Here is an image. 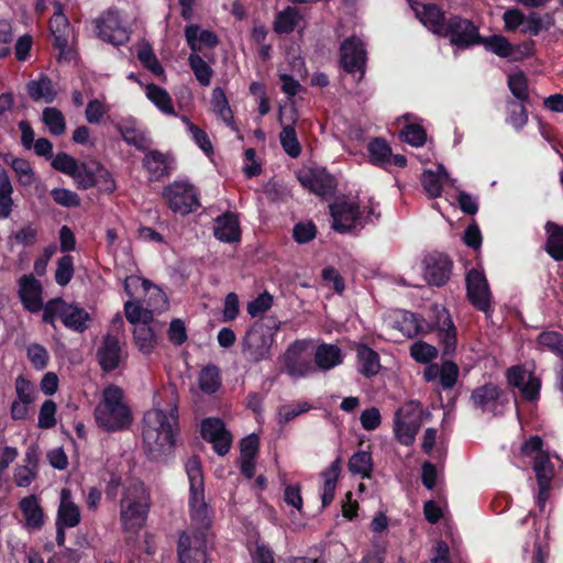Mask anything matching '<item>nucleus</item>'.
<instances>
[{
    "instance_id": "nucleus-44",
    "label": "nucleus",
    "mask_w": 563,
    "mask_h": 563,
    "mask_svg": "<svg viewBox=\"0 0 563 563\" xmlns=\"http://www.w3.org/2000/svg\"><path fill=\"white\" fill-rule=\"evenodd\" d=\"M146 96L164 113H175L172 98L165 89L158 87L155 84H151L146 87Z\"/></svg>"
},
{
    "instance_id": "nucleus-11",
    "label": "nucleus",
    "mask_w": 563,
    "mask_h": 563,
    "mask_svg": "<svg viewBox=\"0 0 563 563\" xmlns=\"http://www.w3.org/2000/svg\"><path fill=\"white\" fill-rule=\"evenodd\" d=\"M307 347V341L295 340L283 354L284 371L294 379L307 377L316 371L311 358L303 355Z\"/></svg>"
},
{
    "instance_id": "nucleus-18",
    "label": "nucleus",
    "mask_w": 563,
    "mask_h": 563,
    "mask_svg": "<svg viewBox=\"0 0 563 563\" xmlns=\"http://www.w3.org/2000/svg\"><path fill=\"white\" fill-rule=\"evenodd\" d=\"M191 407L196 418L207 413L211 402V367L206 365L199 372L197 382L190 386Z\"/></svg>"
},
{
    "instance_id": "nucleus-25",
    "label": "nucleus",
    "mask_w": 563,
    "mask_h": 563,
    "mask_svg": "<svg viewBox=\"0 0 563 563\" xmlns=\"http://www.w3.org/2000/svg\"><path fill=\"white\" fill-rule=\"evenodd\" d=\"M59 307V319L66 328L76 332H84L87 329V322L90 318L89 313L85 309L76 305H69L63 299Z\"/></svg>"
},
{
    "instance_id": "nucleus-54",
    "label": "nucleus",
    "mask_w": 563,
    "mask_h": 563,
    "mask_svg": "<svg viewBox=\"0 0 563 563\" xmlns=\"http://www.w3.org/2000/svg\"><path fill=\"white\" fill-rule=\"evenodd\" d=\"M541 379L533 373H529L527 380L519 388L521 397L527 401H537L540 398Z\"/></svg>"
},
{
    "instance_id": "nucleus-53",
    "label": "nucleus",
    "mask_w": 563,
    "mask_h": 563,
    "mask_svg": "<svg viewBox=\"0 0 563 563\" xmlns=\"http://www.w3.org/2000/svg\"><path fill=\"white\" fill-rule=\"evenodd\" d=\"M74 275L73 257L64 255L58 260L57 268L55 272V280L60 286H66Z\"/></svg>"
},
{
    "instance_id": "nucleus-15",
    "label": "nucleus",
    "mask_w": 563,
    "mask_h": 563,
    "mask_svg": "<svg viewBox=\"0 0 563 563\" xmlns=\"http://www.w3.org/2000/svg\"><path fill=\"white\" fill-rule=\"evenodd\" d=\"M97 36L114 46L129 41L128 31L122 26L117 12L109 10L95 20Z\"/></svg>"
},
{
    "instance_id": "nucleus-17",
    "label": "nucleus",
    "mask_w": 563,
    "mask_h": 563,
    "mask_svg": "<svg viewBox=\"0 0 563 563\" xmlns=\"http://www.w3.org/2000/svg\"><path fill=\"white\" fill-rule=\"evenodd\" d=\"M415 16L433 34L442 37L448 19L444 11L435 3H422L417 0H407Z\"/></svg>"
},
{
    "instance_id": "nucleus-31",
    "label": "nucleus",
    "mask_w": 563,
    "mask_h": 563,
    "mask_svg": "<svg viewBox=\"0 0 563 563\" xmlns=\"http://www.w3.org/2000/svg\"><path fill=\"white\" fill-rule=\"evenodd\" d=\"M369 162L384 169L391 165V147L383 137L373 139L368 145Z\"/></svg>"
},
{
    "instance_id": "nucleus-14",
    "label": "nucleus",
    "mask_w": 563,
    "mask_h": 563,
    "mask_svg": "<svg viewBox=\"0 0 563 563\" xmlns=\"http://www.w3.org/2000/svg\"><path fill=\"white\" fill-rule=\"evenodd\" d=\"M164 198L173 211L181 214L191 212L199 205L195 188L184 181L168 186L164 190Z\"/></svg>"
},
{
    "instance_id": "nucleus-22",
    "label": "nucleus",
    "mask_w": 563,
    "mask_h": 563,
    "mask_svg": "<svg viewBox=\"0 0 563 563\" xmlns=\"http://www.w3.org/2000/svg\"><path fill=\"white\" fill-rule=\"evenodd\" d=\"M241 235L240 221L235 213L228 211L213 219V236L219 241L240 244Z\"/></svg>"
},
{
    "instance_id": "nucleus-61",
    "label": "nucleus",
    "mask_w": 563,
    "mask_h": 563,
    "mask_svg": "<svg viewBox=\"0 0 563 563\" xmlns=\"http://www.w3.org/2000/svg\"><path fill=\"white\" fill-rule=\"evenodd\" d=\"M143 164L146 169L156 177H159L166 168L164 156L157 151L148 153L144 157Z\"/></svg>"
},
{
    "instance_id": "nucleus-50",
    "label": "nucleus",
    "mask_w": 563,
    "mask_h": 563,
    "mask_svg": "<svg viewBox=\"0 0 563 563\" xmlns=\"http://www.w3.org/2000/svg\"><path fill=\"white\" fill-rule=\"evenodd\" d=\"M404 141L415 147L422 146L427 141V132L424 128L417 123H408L401 131Z\"/></svg>"
},
{
    "instance_id": "nucleus-63",
    "label": "nucleus",
    "mask_w": 563,
    "mask_h": 563,
    "mask_svg": "<svg viewBox=\"0 0 563 563\" xmlns=\"http://www.w3.org/2000/svg\"><path fill=\"white\" fill-rule=\"evenodd\" d=\"M123 140L131 145H134L139 150H147L150 147V140L147 136L134 129H125L122 132Z\"/></svg>"
},
{
    "instance_id": "nucleus-4",
    "label": "nucleus",
    "mask_w": 563,
    "mask_h": 563,
    "mask_svg": "<svg viewBox=\"0 0 563 563\" xmlns=\"http://www.w3.org/2000/svg\"><path fill=\"white\" fill-rule=\"evenodd\" d=\"M95 419L106 431H120L132 423L130 408L123 401V390L111 385L103 390L102 400L95 409Z\"/></svg>"
},
{
    "instance_id": "nucleus-32",
    "label": "nucleus",
    "mask_w": 563,
    "mask_h": 563,
    "mask_svg": "<svg viewBox=\"0 0 563 563\" xmlns=\"http://www.w3.org/2000/svg\"><path fill=\"white\" fill-rule=\"evenodd\" d=\"M26 91L30 98L35 102L44 101L45 103H52L56 98L53 82L47 76H42L37 80L29 81L26 84Z\"/></svg>"
},
{
    "instance_id": "nucleus-9",
    "label": "nucleus",
    "mask_w": 563,
    "mask_h": 563,
    "mask_svg": "<svg viewBox=\"0 0 563 563\" xmlns=\"http://www.w3.org/2000/svg\"><path fill=\"white\" fill-rule=\"evenodd\" d=\"M442 37L449 38L453 46L462 49L479 45V43L483 42L478 26H476L473 21L461 15H451L448 18Z\"/></svg>"
},
{
    "instance_id": "nucleus-33",
    "label": "nucleus",
    "mask_w": 563,
    "mask_h": 563,
    "mask_svg": "<svg viewBox=\"0 0 563 563\" xmlns=\"http://www.w3.org/2000/svg\"><path fill=\"white\" fill-rule=\"evenodd\" d=\"M49 30L54 37L53 45L63 53L68 46V36L70 32L67 18L60 12L55 13L49 20Z\"/></svg>"
},
{
    "instance_id": "nucleus-52",
    "label": "nucleus",
    "mask_w": 563,
    "mask_h": 563,
    "mask_svg": "<svg viewBox=\"0 0 563 563\" xmlns=\"http://www.w3.org/2000/svg\"><path fill=\"white\" fill-rule=\"evenodd\" d=\"M124 312H125L126 319L131 323H137L140 321H142V323H148L153 319V314L151 313V310H148L146 307H142L132 301L125 302Z\"/></svg>"
},
{
    "instance_id": "nucleus-30",
    "label": "nucleus",
    "mask_w": 563,
    "mask_h": 563,
    "mask_svg": "<svg viewBox=\"0 0 563 563\" xmlns=\"http://www.w3.org/2000/svg\"><path fill=\"white\" fill-rule=\"evenodd\" d=\"M80 521V512L78 507L70 500V492L63 488L60 493V505L57 514L56 523L66 526L67 528L76 527Z\"/></svg>"
},
{
    "instance_id": "nucleus-55",
    "label": "nucleus",
    "mask_w": 563,
    "mask_h": 563,
    "mask_svg": "<svg viewBox=\"0 0 563 563\" xmlns=\"http://www.w3.org/2000/svg\"><path fill=\"white\" fill-rule=\"evenodd\" d=\"M316 234L317 227L312 221L296 223L292 229V238L299 244L309 243Z\"/></svg>"
},
{
    "instance_id": "nucleus-3",
    "label": "nucleus",
    "mask_w": 563,
    "mask_h": 563,
    "mask_svg": "<svg viewBox=\"0 0 563 563\" xmlns=\"http://www.w3.org/2000/svg\"><path fill=\"white\" fill-rule=\"evenodd\" d=\"M280 329V321L274 317L260 318L246 330L241 352L246 361L260 363L271 358L275 335Z\"/></svg>"
},
{
    "instance_id": "nucleus-16",
    "label": "nucleus",
    "mask_w": 563,
    "mask_h": 563,
    "mask_svg": "<svg viewBox=\"0 0 563 563\" xmlns=\"http://www.w3.org/2000/svg\"><path fill=\"white\" fill-rule=\"evenodd\" d=\"M297 178L303 188L318 196L333 194L338 185L336 179L322 167L302 169Z\"/></svg>"
},
{
    "instance_id": "nucleus-34",
    "label": "nucleus",
    "mask_w": 563,
    "mask_h": 563,
    "mask_svg": "<svg viewBox=\"0 0 563 563\" xmlns=\"http://www.w3.org/2000/svg\"><path fill=\"white\" fill-rule=\"evenodd\" d=\"M233 442L231 432L221 418L213 417V452L220 456L229 453Z\"/></svg>"
},
{
    "instance_id": "nucleus-19",
    "label": "nucleus",
    "mask_w": 563,
    "mask_h": 563,
    "mask_svg": "<svg viewBox=\"0 0 563 563\" xmlns=\"http://www.w3.org/2000/svg\"><path fill=\"white\" fill-rule=\"evenodd\" d=\"M435 321L430 324V330H438V336L442 344L444 356L452 355L456 350L457 332L454 322L445 308L437 309Z\"/></svg>"
},
{
    "instance_id": "nucleus-41",
    "label": "nucleus",
    "mask_w": 563,
    "mask_h": 563,
    "mask_svg": "<svg viewBox=\"0 0 563 563\" xmlns=\"http://www.w3.org/2000/svg\"><path fill=\"white\" fill-rule=\"evenodd\" d=\"M20 507L25 516L29 527L40 528L43 525V510L35 496H29L22 499Z\"/></svg>"
},
{
    "instance_id": "nucleus-47",
    "label": "nucleus",
    "mask_w": 563,
    "mask_h": 563,
    "mask_svg": "<svg viewBox=\"0 0 563 563\" xmlns=\"http://www.w3.org/2000/svg\"><path fill=\"white\" fill-rule=\"evenodd\" d=\"M410 356L418 363L429 364L438 356V349L424 341H417L410 346Z\"/></svg>"
},
{
    "instance_id": "nucleus-49",
    "label": "nucleus",
    "mask_w": 563,
    "mask_h": 563,
    "mask_svg": "<svg viewBox=\"0 0 563 563\" xmlns=\"http://www.w3.org/2000/svg\"><path fill=\"white\" fill-rule=\"evenodd\" d=\"M460 369L455 362L444 361L440 365L439 383L443 389H451L457 383Z\"/></svg>"
},
{
    "instance_id": "nucleus-5",
    "label": "nucleus",
    "mask_w": 563,
    "mask_h": 563,
    "mask_svg": "<svg viewBox=\"0 0 563 563\" xmlns=\"http://www.w3.org/2000/svg\"><path fill=\"white\" fill-rule=\"evenodd\" d=\"M369 206H365L363 210L358 202L346 199L338 200L330 205V214L332 217V229L338 233H350L356 229H363L367 223L374 222L372 217L379 219L380 213L375 212V208L369 200Z\"/></svg>"
},
{
    "instance_id": "nucleus-28",
    "label": "nucleus",
    "mask_w": 563,
    "mask_h": 563,
    "mask_svg": "<svg viewBox=\"0 0 563 563\" xmlns=\"http://www.w3.org/2000/svg\"><path fill=\"white\" fill-rule=\"evenodd\" d=\"M342 460L336 457L330 466L321 473L323 477V490L321 495L322 507H328L334 499L336 482L341 474Z\"/></svg>"
},
{
    "instance_id": "nucleus-35",
    "label": "nucleus",
    "mask_w": 563,
    "mask_h": 563,
    "mask_svg": "<svg viewBox=\"0 0 563 563\" xmlns=\"http://www.w3.org/2000/svg\"><path fill=\"white\" fill-rule=\"evenodd\" d=\"M373 457L369 451H357L349 460L347 468L354 475L362 478H371L373 472Z\"/></svg>"
},
{
    "instance_id": "nucleus-43",
    "label": "nucleus",
    "mask_w": 563,
    "mask_h": 563,
    "mask_svg": "<svg viewBox=\"0 0 563 563\" xmlns=\"http://www.w3.org/2000/svg\"><path fill=\"white\" fill-rule=\"evenodd\" d=\"M134 341L140 351L150 353L156 343L154 330L147 323H137L133 331Z\"/></svg>"
},
{
    "instance_id": "nucleus-62",
    "label": "nucleus",
    "mask_w": 563,
    "mask_h": 563,
    "mask_svg": "<svg viewBox=\"0 0 563 563\" xmlns=\"http://www.w3.org/2000/svg\"><path fill=\"white\" fill-rule=\"evenodd\" d=\"M71 177L80 189H88L96 185L95 174L87 168L86 164L78 165Z\"/></svg>"
},
{
    "instance_id": "nucleus-7",
    "label": "nucleus",
    "mask_w": 563,
    "mask_h": 563,
    "mask_svg": "<svg viewBox=\"0 0 563 563\" xmlns=\"http://www.w3.org/2000/svg\"><path fill=\"white\" fill-rule=\"evenodd\" d=\"M185 37L191 49L189 65L197 80L202 86L210 84L211 70L208 62V54L205 49L211 48V31L202 30L198 24H189L185 27Z\"/></svg>"
},
{
    "instance_id": "nucleus-2",
    "label": "nucleus",
    "mask_w": 563,
    "mask_h": 563,
    "mask_svg": "<svg viewBox=\"0 0 563 563\" xmlns=\"http://www.w3.org/2000/svg\"><path fill=\"white\" fill-rule=\"evenodd\" d=\"M187 474L190 482L191 518L197 525H201L203 531H197L192 537L183 533L178 541V556L180 563H207V533L209 519L208 506L203 498V479L200 461L197 456L187 463Z\"/></svg>"
},
{
    "instance_id": "nucleus-8",
    "label": "nucleus",
    "mask_w": 563,
    "mask_h": 563,
    "mask_svg": "<svg viewBox=\"0 0 563 563\" xmlns=\"http://www.w3.org/2000/svg\"><path fill=\"white\" fill-rule=\"evenodd\" d=\"M471 401L482 412H489L494 417H500L505 415L510 398L508 393L498 385L485 383L472 391Z\"/></svg>"
},
{
    "instance_id": "nucleus-64",
    "label": "nucleus",
    "mask_w": 563,
    "mask_h": 563,
    "mask_svg": "<svg viewBox=\"0 0 563 563\" xmlns=\"http://www.w3.org/2000/svg\"><path fill=\"white\" fill-rule=\"evenodd\" d=\"M260 446V439L256 434H250L240 441L241 459L254 460Z\"/></svg>"
},
{
    "instance_id": "nucleus-37",
    "label": "nucleus",
    "mask_w": 563,
    "mask_h": 563,
    "mask_svg": "<svg viewBox=\"0 0 563 563\" xmlns=\"http://www.w3.org/2000/svg\"><path fill=\"white\" fill-rule=\"evenodd\" d=\"M533 471L536 473L538 487L544 489L547 486L551 485L553 477V465L550 461L549 454H539L534 456Z\"/></svg>"
},
{
    "instance_id": "nucleus-20",
    "label": "nucleus",
    "mask_w": 563,
    "mask_h": 563,
    "mask_svg": "<svg viewBox=\"0 0 563 563\" xmlns=\"http://www.w3.org/2000/svg\"><path fill=\"white\" fill-rule=\"evenodd\" d=\"M96 355L100 367L104 372H111L118 368L123 358V351L119 338L111 333L106 334Z\"/></svg>"
},
{
    "instance_id": "nucleus-46",
    "label": "nucleus",
    "mask_w": 563,
    "mask_h": 563,
    "mask_svg": "<svg viewBox=\"0 0 563 563\" xmlns=\"http://www.w3.org/2000/svg\"><path fill=\"white\" fill-rule=\"evenodd\" d=\"M421 185L429 198H438L442 196L443 180L439 173L432 169H426L421 175Z\"/></svg>"
},
{
    "instance_id": "nucleus-36",
    "label": "nucleus",
    "mask_w": 563,
    "mask_h": 563,
    "mask_svg": "<svg viewBox=\"0 0 563 563\" xmlns=\"http://www.w3.org/2000/svg\"><path fill=\"white\" fill-rule=\"evenodd\" d=\"M528 104L529 103L516 101L515 99H508L506 102V121L517 131L522 130L528 123Z\"/></svg>"
},
{
    "instance_id": "nucleus-26",
    "label": "nucleus",
    "mask_w": 563,
    "mask_h": 563,
    "mask_svg": "<svg viewBox=\"0 0 563 563\" xmlns=\"http://www.w3.org/2000/svg\"><path fill=\"white\" fill-rule=\"evenodd\" d=\"M41 283L32 275L20 279V297L25 308L32 312L42 308Z\"/></svg>"
},
{
    "instance_id": "nucleus-39",
    "label": "nucleus",
    "mask_w": 563,
    "mask_h": 563,
    "mask_svg": "<svg viewBox=\"0 0 563 563\" xmlns=\"http://www.w3.org/2000/svg\"><path fill=\"white\" fill-rule=\"evenodd\" d=\"M213 111H217L222 121L233 131H239L234 121L233 112L223 90L220 87L213 88Z\"/></svg>"
},
{
    "instance_id": "nucleus-42",
    "label": "nucleus",
    "mask_w": 563,
    "mask_h": 563,
    "mask_svg": "<svg viewBox=\"0 0 563 563\" xmlns=\"http://www.w3.org/2000/svg\"><path fill=\"white\" fill-rule=\"evenodd\" d=\"M298 23V12L292 7H287L285 10L276 14L274 21V31L277 34H289L294 32Z\"/></svg>"
},
{
    "instance_id": "nucleus-58",
    "label": "nucleus",
    "mask_w": 563,
    "mask_h": 563,
    "mask_svg": "<svg viewBox=\"0 0 563 563\" xmlns=\"http://www.w3.org/2000/svg\"><path fill=\"white\" fill-rule=\"evenodd\" d=\"M55 413L56 404L53 400L44 401L38 413V427L42 429L53 428L56 424Z\"/></svg>"
},
{
    "instance_id": "nucleus-59",
    "label": "nucleus",
    "mask_w": 563,
    "mask_h": 563,
    "mask_svg": "<svg viewBox=\"0 0 563 563\" xmlns=\"http://www.w3.org/2000/svg\"><path fill=\"white\" fill-rule=\"evenodd\" d=\"M78 165L77 161L66 153H58L52 161L53 168L69 176L74 175Z\"/></svg>"
},
{
    "instance_id": "nucleus-51",
    "label": "nucleus",
    "mask_w": 563,
    "mask_h": 563,
    "mask_svg": "<svg viewBox=\"0 0 563 563\" xmlns=\"http://www.w3.org/2000/svg\"><path fill=\"white\" fill-rule=\"evenodd\" d=\"M274 302L273 296L268 291L260 294L255 299L247 302L246 311L252 318H257L267 312Z\"/></svg>"
},
{
    "instance_id": "nucleus-10",
    "label": "nucleus",
    "mask_w": 563,
    "mask_h": 563,
    "mask_svg": "<svg viewBox=\"0 0 563 563\" xmlns=\"http://www.w3.org/2000/svg\"><path fill=\"white\" fill-rule=\"evenodd\" d=\"M367 52L363 41L352 35L345 38L340 45V66L347 74L360 73L361 80L366 70Z\"/></svg>"
},
{
    "instance_id": "nucleus-13",
    "label": "nucleus",
    "mask_w": 563,
    "mask_h": 563,
    "mask_svg": "<svg viewBox=\"0 0 563 563\" xmlns=\"http://www.w3.org/2000/svg\"><path fill=\"white\" fill-rule=\"evenodd\" d=\"M423 266L426 282L431 286L442 287L451 277L453 262L446 254L433 252L426 255Z\"/></svg>"
},
{
    "instance_id": "nucleus-45",
    "label": "nucleus",
    "mask_w": 563,
    "mask_h": 563,
    "mask_svg": "<svg viewBox=\"0 0 563 563\" xmlns=\"http://www.w3.org/2000/svg\"><path fill=\"white\" fill-rule=\"evenodd\" d=\"M279 141L283 150L291 158H297L301 153V145L298 141L294 125H286L279 134Z\"/></svg>"
},
{
    "instance_id": "nucleus-6",
    "label": "nucleus",
    "mask_w": 563,
    "mask_h": 563,
    "mask_svg": "<svg viewBox=\"0 0 563 563\" xmlns=\"http://www.w3.org/2000/svg\"><path fill=\"white\" fill-rule=\"evenodd\" d=\"M150 509V494L143 483L133 481L124 489L121 499V520L125 530L144 526Z\"/></svg>"
},
{
    "instance_id": "nucleus-27",
    "label": "nucleus",
    "mask_w": 563,
    "mask_h": 563,
    "mask_svg": "<svg viewBox=\"0 0 563 563\" xmlns=\"http://www.w3.org/2000/svg\"><path fill=\"white\" fill-rule=\"evenodd\" d=\"M343 362L342 351L335 344L321 343L314 352V368L330 371Z\"/></svg>"
},
{
    "instance_id": "nucleus-48",
    "label": "nucleus",
    "mask_w": 563,
    "mask_h": 563,
    "mask_svg": "<svg viewBox=\"0 0 563 563\" xmlns=\"http://www.w3.org/2000/svg\"><path fill=\"white\" fill-rule=\"evenodd\" d=\"M43 122L54 135H62L66 130L65 118L57 108H45L43 110Z\"/></svg>"
},
{
    "instance_id": "nucleus-12",
    "label": "nucleus",
    "mask_w": 563,
    "mask_h": 563,
    "mask_svg": "<svg viewBox=\"0 0 563 563\" xmlns=\"http://www.w3.org/2000/svg\"><path fill=\"white\" fill-rule=\"evenodd\" d=\"M466 297L468 302L478 311H492L493 295L484 272L472 268L466 274Z\"/></svg>"
},
{
    "instance_id": "nucleus-23",
    "label": "nucleus",
    "mask_w": 563,
    "mask_h": 563,
    "mask_svg": "<svg viewBox=\"0 0 563 563\" xmlns=\"http://www.w3.org/2000/svg\"><path fill=\"white\" fill-rule=\"evenodd\" d=\"M356 366L360 374L366 378L376 376L382 368L379 354L365 343H354Z\"/></svg>"
},
{
    "instance_id": "nucleus-24",
    "label": "nucleus",
    "mask_w": 563,
    "mask_h": 563,
    "mask_svg": "<svg viewBox=\"0 0 563 563\" xmlns=\"http://www.w3.org/2000/svg\"><path fill=\"white\" fill-rule=\"evenodd\" d=\"M131 283H133V284L141 283V286H142L143 290L145 291L146 308L148 310H151L152 314H154L155 312H162L167 309V307H168L167 297L162 291V289L158 288L156 285L152 284L147 279L129 277L125 280V291L126 292H129Z\"/></svg>"
},
{
    "instance_id": "nucleus-38",
    "label": "nucleus",
    "mask_w": 563,
    "mask_h": 563,
    "mask_svg": "<svg viewBox=\"0 0 563 563\" xmlns=\"http://www.w3.org/2000/svg\"><path fill=\"white\" fill-rule=\"evenodd\" d=\"M479 45H483L486 51L496 54L498 57L508 58L511 56L512 43L507 37L500 34H493L489 36H482Z\"/></svg>"
},
{
    "instance_id": "nucleus-56",
    "label": "nucleus",
    "mask_w": 563,
    "mask_h": 563,
    "mask_svg": "<svg viewBox=\"0 0 563 563\" xmlns=\"http://www.w3.org/2000/svg\"><path fill=\"white\" fill-rule=\"evenodd\" d=\"M11 167L15 172L21 185L30 186L34 181V173L27 161L23 158H13L10 162Z\"/></svg>"
},
{
    "instance_id": "nucleus-1",
    "label": "nucleus",
    "mask_w": 563,
    "mask_h": 563,
    "mask_svg": "<svg viewBox=\"0 0 563 563\" xmlns=\"http://www.w3.org/2000/svg\"><path fill=\"white\" fill-rule=\"evenodd\" d=\"M165 391L169 394L168 408L166 410L161 408L151 409L143 417V449L146 456L152 461H159L170 455L179 434V396L177 387L169 385Z\"/></svg>"
},
{
    "instance_id": "nucleus-57",
    "label": "nucleus",
    "mask_w": 563,
    "mask_h": 563,
    "mask_svg": "<svg viewBox=\"0 0 563 563\" xmlns=\"http://www.w3.org/2000/svg\"><path fill=\"white\" fill-rule=\"evenodd\" d=\"M140 62L150 69L153 74L159 75L163 73V67L158 63L155 54L148 45H142L137 51Z\"/></svg>"
},
{
    "instance_id": "nucleus-60",
    "label": "nucleus",
    "mask_w": 563,
    "mask_h": 563,
    "mask_svg": "<svg viewBox=\"0 0 563 563\" xmlns=\"http://www.w3.org/2000/svg\"><path fill=\"white\" fill-rule=\"evenodd\" d=\"M51 196L56 203L64 207H78L80 205L78 195L65 188L53 189Z\"/></svg>"
},
{
    "instance_id": "nucleus-21",
    "label": "nucleus",
    "mask_w": 563,
    "mask_h": 563,
    "mask_svg": "<svg viewBox=\"0 0 563 563\" xmlns=\"http://www.w3.org/2000/svg\"><path fill=\"white\" fill-rule=\"evenodd\" d=\"M394 424V432L399 443L406 446L411 445L421 426L420 415H411L401 408L396 412Z\"/></svg>"
},
{
    "instance_id": "nucleus-40",
    "label": "nucleus",
    "mask_w": 563,
    "mask_h": 563,
    "mask_svg": "<svg viewBox=\"0 0 563 563\" xmlns=\"http://www.w3.org/2000/svg\"><path fill=\"white\" fill-rule=\"evenodd\" d=\"M507 84L516 101L531 103L528 78L523 71L509 75Z\"/></svg>"
},
{
    "instance_id": "nucleus-29",
    "label": "nucleus",
    "mask_w": 563,
    "mask_h": 563,
    "mask_svg": "<svg viewBox=\"0 0 563 563\" xmlns=\"http://www.w3.org/2000/svg\"><path fill=\"white\" fill-rule=\"evenodd\" d=\"M547 241L545 252L555 262H563V225L553 221H548L544 225Z\"/></svg>"
}]
</instances>
